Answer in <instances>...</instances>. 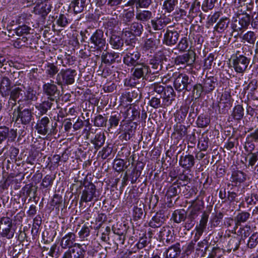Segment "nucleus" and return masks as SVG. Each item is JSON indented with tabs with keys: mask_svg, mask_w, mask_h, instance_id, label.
<instances>
[{
	"mask_svg": "<svg viewBox=\"0 0 258 258\" xmlns=\"http://www.w3.org/2000/svg\"><path fill=\"white\" fill-rule=\"evenodd\" d=\"M179 162L180 165L187 170H190L195 163L194 156L189 154L181 156Z\"/></svg>",
	"mask_w": 258,
	"mask_h": 258,
	"instance_id": "24",
	"label": "nucleus"
},
{
	"mask_svg": "<svg viewBox=\"0 0 258 258\" xmlns=\"http://www.w3.org/2000/svg\"><path fill=\"white\" fill-rule=\"evenodd\" d=\"M109 43L115 49H118L123 45V40L119 36L113 34L109 39Z\"/></svg>",
	"mask_w": 258,
	"mask_h": 258,
	"instance_id": "33",
	"label": "nucleus"
},
{
	"mask_svg": "<svg viewBox=\"0 0 258 258\" xmlns=\"http://www.w3.org/2000/svg\"><path fill=\"white\" fill-rule=\"evenodd\" d=\"M177 4V0H165L163 2V8L167 13H171L174 10Z\"/></svg>",
	"mask_w": 258,
	"mask_h": 258,
	"instance_id": "43",
	"label": "nucleus"
},
{
	"mask_svg": "<svg viewBox=\"0 0 258 258\" xmlns=\"http://www.w3.org/2000/svg\"><path fill=\"white\" fill-rule=\"evenodd\" d=\"M210 119L206 115L201 114L197 120V124L200 127H205L210 123Z\"/></svg>",
	"mask_w": 258,
	"mask_h": 258,
	"instance_id": "44",
	"label": "nucleus"
},
{
	"mask_svg": "<svg viewBox=\"0 0 258 258\" xmlns=\"http://www.w3.org/2000/svg\"><path fill=\"white\" fill-rule=\"evenodd\" d=\"M192 81L188 75L180 74L176 78L174 82V87L176 90L180 92L183 90L190 91L192 88Z\"/></svg>",
	"mask_w": 258,
	"mask_h": 258,
	"instance_id": "5",
	"label": "nucleus"
},
{
	"mask_svg": "<svg viewBox=\"0 0 258 258\" xmlns=\"http://www.w3.org/2000/svg\"><path fill=\"white\" fill-rule=\"evenodd\" d=\"M90 229L91 226H88L86 224L84 225L78 233L80 238L84 239L88 237L90 235Z\"/></svg>",
	"mask_w": 258,
	"mask_h": 258,
	"instance_id": "51",
	"label": "nucleus"
},
{
	"mask_svg": "<svg viewBox=\"0 0 258 258\" xmlns=\"http://www.w3.org/2000/svg\"><path fill=\"white\" fill-rule=\"evenodd\" d=\"M223 218V215L221 212L215 214L213 213L210 220L212 226L217 227L220 224Z\"/></svg>",
	"mask_w": 258,
	"mask_h": 258,
	"instance_id": "47",
	"label": "nucleus"
},
{
	"mask_svg": "<svg viewBox=\"0 0 258 258\" xmlns=\"http://www.w3.org/2000/svg\"><path fill=\"white\" fill-rule=\"evenodd\" d=\"M107 119L102 115H97L94 119V125L97 127H103L106 126Z\"/></svg>",
	"mask_w": 258,
	"mask_h": 258,
	"instance_id": "48",
	"label": "nucleus"
},
{
	"mask_svg": "<svg viewBox=\"0 0 258 258\" xmlns=\"http://www.w3.org/2000/svg\"><path fill=\"white\" fill-rule=\"evenodd\" d=\"M166 220L165 216L162 211L157 212L150 221L149 225L150 227L155 228L160 227L164 223Z\"/></svg>",
	"mask_w": 258,
	"mask_h": 258,
	"instance_id": "19",
	"label": "nucleus"
},
{
	"mask_svg": "<svg viewBox=\"0 0 258 258\" xmlns=\"http://www.w3.org/2000/svg\"><path fill=\"white\" fill-rule=\"evenodd\" d=\"M161 97V96L160 97H153L149 101V105L153 108L156 109L162 107V106L160 100Z\"/></svg>",
	"mask_w": 258,
	"mask_h": 258,
	"instance_id": "55",
	"label": "nucleus"
},
{
	"mask_svg": "<svg viewBox=\"0 0 258 258\" xmlns=\"http://www.w3.org/2000/svg\"><path fill=\"white\" fill-rule=\"evenodd\" d=\"M186 218V213L183 209L176 210L172 215V219L176 223H180L184 221Z\"/></svg>",
	"mask_w": 258,
	"mask_h": 258,
	"instance_id": "31",
	"label": "nucleus"
},
{
	"mask_svg": "<svg viewBox=\"0 0 258 258\" xmlns=\"http://www.w3.org/2000/svg\"><path fill=\"white\" fill-rule=\"evenodd\" d=\"M250 214L246 212L239 213L235 217L236 224L240 225L241 223L245 222L249 218Z\"/></svg>",
	"mask_w": 258,
	"mask_h": 258,
	"instance_id": "46",
	"label": "nucleus"
},
{
	"mask_svg": "<svg viewBox=\"0 0 258 258\" xmlns=\"http://www.w3.org/2000/svg\"><path fill=\"white\" fill-rule=\"evenodd\" d=\"M42 90L43 94L47 97V99L57 102L60 97V91L53 80L44 83L42 85Z\"/></svg>",
	"mask_w": 258,
	"mask_h": 258,
	"instance_id": "3",
	"label": "nucleus"
},
{
	"mask_svg": "<svg viewBox=\"0 0 258 258\" xmlns=\"http://www.w3.org/2000/svg\"><path fill=\"white\" fill-rule=\"evenodd\" d=\"M101 57L102 62L107 65H110L121 60L119 53L114 52L104 51L103 52Z\"/></svg>",
	"mask_w": 258,
	"mask_h": 258,
	"instance_id": "15",
	"label": "nucleus"
},
{
	"mask_svg": "<svg viewBox=\"0 0 258 258\" xmlns=\"http://www.w3.org/2000/svg\"><path fill=\"white\" fill-rule=\"evenodd\" d=\"M9 96L8 106L11 109L16 105L17 99L19 103L29 104L37 99L36 91L30 86L26 89V91L19 87H15L10 91Z\"/></svg>",
	"mask_w": 258,
	"mask_h": 258,
	"instance_id": "1",
	"label": "nucleus"
},
{
	"mask_svg": "<svg viewBox=\"0 0 258 258\" xmlns=\"http://www.w3.org/2000/svg\"><path fill=\"white\" fill-rule=\"evenodd\" d=\"M87 246L85 244L75 243L63 254L62 258H84Z\"/></svg>",
	"mask_w": 258,
	"mask_h": 258,
	"instance_id": "8",
	"label": "nucleus"
},
{
	"mask_svg": "<svg viewBox=\"0 0 258 258\" xmlns=\"http://www.w3.org/2000/svg\"><path fill=\"white\" fill-rule=\"evenodd\" d=\"M208 218L209 215L206 213H204L202 215L199 223L195 227L196 231H198L203 233L207 226Z\"/></svg>",
	"mask_w": 258,
	"mask_h": 258,
	"instance_id": "36",
	"label": "nucleus"
},
{
	"mask_svg": "<svg viewBox=\"0 0 258 258\" xmlns=\"http://www.w3.org/2000/svg\"><path fill=\"white\" fill-rule=\"evenodd\" d=\"M133 76L137 79L143 78L144 79H148L149 75L151 74V71L149 67L144 63H141L135 66Z\"/></svg>",
	"mask_w": 258,
	"mask_h": 258,
	"instance_id": "12",
	"label": "nucleus"
},
{
	"mask_svg": "<svg viewBox=\"0 0 258 258\" xmlns=\"http://www.w3.org/2000/svg\"><path fill=\"white\" fill-rule=\"evenodd\" d=\"M215 79L213 77L209 78L205 80L203 87L206 93H210L214 89L215 87Z\"/></svg>",
	"mask_w": 258,
	"mask_h": 258,
	"instance_id": "38",
	"label": "nucleus"
},
{
	"mask_svg": "<svg viewBox=\"0 0 258 258\" xmlns=\"http://www.w3.org/2000/svg\"><path fill=\"white\" fill-rule=\"evenodd\" d=\"M53 178L50 175H46L42 179L41 183L43 187L46 188L53 183Z\"/></svg>",
	"mask_w": 258,
	"mask_h": 258,
	"instance_id": "64",
	"label": "nucleus"
},
{
	"mask_svg": "<svg viewBox=\"0 0 258 258\" xmlns=\"http://www.w3.org/2000/svg\"><path fill=\"white\" fill-rule=\"evenodd\" d=\"M177 46L180 51L186 50L188 47L187 38L185 37L182 38L178 43Z\"/></svg>",
	"mask_w": 258,
	"mask_h": 258,
	"instance_id": "60",
	"label": "nucleus"
},
{
	"mask_svg": "<svg viewBox=\"0 0 258 258\" xmlns=\"http://www.w3.org/2000/svg\"><path fill=\"white\" fill-rule=\"evenodd\" d=\"M220 102H222L225 104L224 107H230L232 103V97L230 93L227 91H225L221 95Z\"/></svg>",
	"mask_w": 258,
	"mask_h": 258,
	"instance_id": "41",
	"label": "nucleus"
},
{
	"mask_svg": "<svg viewBox=\"0 0 258 258\" xmlns=\"http://www.w3.org/2000/svg\"><path fill=\"white\" fill-rule=\"evenodd\" d=\"M229 21L226 17L221 18L215 27V29L218 32H223L228 26Z\"/></svg>",
	"mask_w": 258,
	"mask_h": 258,
	"instance_id": "40",
	"label": "nucleus"
},
{
	"mask_svg": "<svg viewBox=\"0 0 258 258\" xmlns=\"http://www.w3.org/2000/svg\"><path fill=\"white\" fill-rule=\"evenodd\" d=\"M31 28L26 25L19 26L16 28L15 32L18 36H22L30 33Z\"/></svg>",
	"mask_w": 258,
	"mask_h": 258,
	"instance_id": "49",
	"label": "nucleus"
},
{
	"mask_svg": "<svg viewBox=\"0 0 258 258\" xmlns=\"http://www.w3.org/2000/svg\"><path fill=\"white\" fill-rule=\"evenodd\" d=\"M165 88L166 87L158 83H154L150 87L151 90L156 92L158 94H161L162 92H164Z\"/></svg>",
	"mask_w": 258,
	"mask_h": 258,
	"instance_id": "58",
	"label": "nucleus"
},
{
	"mask_svg": "<svg viewBox=\"0 0 258 258\" xmlns=\"http://www.w3.org/2000/svg\"><path fill=\"white\" fill-rule=\"evenodd\" d=\"M187 112L188 110L186 107L182 108L180 109L176 116L179 122H183L184 120Z\"/></svg>",
	"mask_w": 258,
	"mask_h": 258,
	"instance_id": "57",
	"label": "nucleus"
},
{
	"mask_svg": "<svg viewBox=\"0 0 258 258\" xmlns=\"http://www.w3.org/2000/svg\"><path fill=\"white\" fill-rule=\"evenodd\" d=\"M152 0H138L136 4V9H147L152 3Z\"/></svg>",
	"mask_w": 258,
	"mask_h": 258,
	"instance_id": "59",
	"label": "nucleus"
},
{
	"mask_svg": "<svg viewBox=\"0 0 258 258\" xmlns=\"http://www.w3.org/2000/svg\"><path fill=\"white\" fill-rule=\"evenodd\" d=\"M195 224V218L193 216L189 215L184 223V227L188 230L191 229Z\"/></svg>",
	"mask_w": 258,
	"mask_h": 258,
	"instance_id": "62",
	"label": "nucleus"
},
{
	"mask_svg": "<svg viewBox=\"0 0 258 258\" xmlns=\"http://www.w3.org/2000/svg\"><path fill=\"white\" fill-rule=\"evenodd\" d=\"M164 56L158 54L155 55L150 59L149 63L151 66L152 69L154 70L151 74H157L162 68V60Z\"/></svg>",
	"mask_w": 258,
	"mask_h": 258,
	"instance_id": "20",
	"label": "nucleus"
},
{
	"mask_svg": "<svg viewBox=\"0 0 258 258\" xmlns=\"http://www.w3.org/2000/svg\"><path fill=\"white\" fill-rule=\"evenodd\" d=\"M244 42H247L250 44H253L256 40L255 33L251 31L247 32L241 37Z\"/></svg>",
	"mask_w": 258,
	"mask_h": 258,
	"instance_id": "42",
	"label": "nucleus"
},
{
	"mask_svg": "<svg viewBox=\"0 0 258 258\" xmlns=\"http://www.w3.org/2000/svg\"><path fill=\"white\" fill-rule=\"evenodd\" d=\"M75 234L73 232H69L61 238L60 245L63 249H70L75 244Z\"/></svg>",
	"mask_w": 258,
	"mask_h": 258,
	"instance_id": "17",
	"label": "nucleus"
},
{
	"mask_svg": "<svg viewBox=\"0 0 258 258\" xmlns=\"http://www.w3.org/2000/svg\"><path fill=\"white\" fill-rule=\"evenodd\" d=\"M89 41V43L92 45L91 47L100 51L104 49L106 42L102 30H96L91 35Z\"/></svg>",
	"mask_w": 258,
	"mask_h": 258,
	"instance_id": "4",
	"label": "nucleus"
},
{
	"mask_svg": "<svg viewBox=\"0 0 258 258\" xmlns=\"http://www.w3.org/2000/svg\"><path fill=\"white\" fill-rule=\"evenodd\" d=\"M86 0H73L71 3L72 7L75 13L82 12L86 5Z\"/></svg>",
	"mask_w": 258,
	"mask_h": 258,
	"instance_id": "35",
	"label": "nucleus"
},
{
	"mask_svg": "<svg viewBox=\"0 0 258 258\" xmlns=\"http://www.w3.org/2000/svg\"><path fill=\"white\" fill-rule=\"evenodd\" d=\"M96 192V187L94 184L91 183L85 186L82 191L81 200L85 203L90 202L93 199Z\"/></svg>",
	"mask_w": 258,
	"mask_h": 258,
	"instance_id": "16",
	"label": "nucleus"
},
{
	"mask_svg": "<svg viewBox=\"0 0 258 258\" xmlns=\"http://www.w3.org/2000/svg\"><path fill=\"white\" fill-rule=\"evenodd\" d=\"M15 229L13 227L12 220L8 217L0 218V233L2 236L11 239L14 236Z\"/></svg>",
	"mask_w": 258,
	"mask_h": 258,
	"instance_id": "6",
	"label": "nucleus"
},
{
	"mask_svg": "<svg viewBox=\"0 0 258 258\" xmlns=\"http://www.w3.org/2000/svg\"><path fill=\"white\" fill-rule=\"evenodd\" d=\"M247 157L248 158V166H253L258 161V151L248 153Z\"/></svg>",
	"mask_w": 258,
	"mask_h": 258,
	"instance_id": "52",
	"label": "nucleus"
},
{
	"mask_svg": "<svg viewBox=\"0 0 258 258\" xmlns=\"http://www.w3.org/2000/svg\"><path fill=\"white\" fill-rule=\"evenodd\" d=\"M141 53L138 51L130 50L123 57V62L129 67H135L139 64Z\"/></svg>",
	"mask_w": 258,
	"mask_h": 258,
	"instance_id": "11",
	"label": "nucleus"
},
{
	"mask_svg": "<svg viewBox=\"0 0 258 258\" xmlns=\"http://www.w3.org/2000/svg\"><path fill=\"white\" fill-rule=\"evenodd\" d=\"M217 0H205L202 4V9L204 12H207L212 10L214 7L215 3Z\"/></svg>",
	"mask_w": 258,
	"mask_h": 258,
	"instance_id": "53",
	"label": "nucleus"
},
{
	"mask_svg": "<svg viewBox=\"0 0 258 258\" xmlns=\"http://www.w3.org/2000/svg\"><path fill=\"white\" fill-rule=\"evenodd\" d=\"M258 244V232L253 233L249 237L247 241V246L252 249L255 248Z\"/></svg>",
	"mask_w": 258,
	"mask_h": 258,
	"instance_id": "45",
	"label": "nucleus"
},
{
	"mask_svg": "<svg viewBox=\"0 0 258 258\" xmlns=\"http://www.w3.org/2000/svg\"><path fill=\"white\" fill-rule=\"evenodd\" d=\"M17 136V133L14 130H10L8 127L6 126L0 127V137L1 140L4 141L7 138L9 140L13 141Z\"/></svg>",
	"mask_w": 258,
	"mask_h": 258,
	"instance_id": "26",
	"label": "nucleus"
},
{
	"mask_svg": "<svg viewBox=\"0 0 258 258\" xmlns=\"http://www.w3.org/2000/svg\"><path fill=\"white\" fill-rule=\"evenodd\" d=\"M157 40L154 38H150L145 40L143 50L148 51L150 53L153 52L157 47Z\"/></svg>",
	"mask_w": 258,
	"mask_h": 258,
	"instance_id": "32",
	"label": "nucleus"
},
{
	"mask_svg": "<svg viewBox=\"0 0 258 258\" xmlns=\"http://www.w3.org/2000/svg\"><path fill=\"white\" fill-rule=\"evenodd\" d=\"M152 18V13L149 10L137 11L136 14V19L142 22L149 21Z\"/></svg>",
	"mask_w": 258,
	"mask_h": 258,
	"instance_id": "28",
	"label": "nucleus"
},
{
	"mask_svg": "<svg viewBox=\"0 0 258 258\" xmlns=\"http://www.w3.org/2000/svg\"><path fill=\"white\" fill-rule=\"evenodd\" d=\"M167 24L165 19L161 16L156 17L151 21V26L155 31L161 30L166 26Z\"/></svg>",
	"mask_w": 258,
	"mask_h": 258,
	"instance_id": "27",
	"label": "nucleus"
},
{
	"mask_svg": "<svg viewBox=\"0 0 258 258\" xmlns=\"http://www.w3.org/2000/svg\"><path fill=\"white\" fill-rule=\"evenodd\" d=\"M49 123L50 120L47 116H44L38 119L35 125L37 133L43 136L49 134Z\"/></svg>",
	"mask_w": 258,
	"mask_h": 258,
	"instance_id": "13",
	"label": "nucleus"
},
{
	"mask_svg": "<svg viewBox=\"0 0 258 258\" xmlns=\"http://www.w3.org/2000/svg\"><path fill=\"white\" fill-rule=\"evenodd\" d=\"M175 93L174 89L171 86L166 87L163 96V103L164 106H168L171 104L175 100Z\"/></svg>",
	"mask_w": 258,
	"mask_h": 258,
	"instance_id": "21",
	"label": "nucleus"
},
{
	"mask_svg": "<svg viewBox=\"0 0 258 258\" xmlns=\"http://www.w3.org/2000/svg\"><path fill=\"white\" fill-rule=\"evenodd\" d=\"M135 15L134 10L124 11L123 13L121 14V21L123 24L128 26L130 23L133 20Z\"/></svg>",
	"mask_w": 258,
	"mask_h": 258,
	"instance_id": "34",
	"label": "nucleus"
},
{
	"mask_svg": "<svg viewBox=\"0 0 258 258\" xmlns=\"http://www.w3.org/2000/svg\"><path fill=\"white\" fill-rule=\"evenodd\" d=\"M121 118L120 114L116 111L112 112L108 119L109 126L108 130L115 128L118 125L119 122Z\"/></svg>",
	"mask_w": 258,
	"mask_h": 258,
	"instance_id": "29",
	"label": "nucleus"
},
{
	"mask_svg": "<svg viewBox=\"0 0 258 258\" xmlns=\"http://www.w3.org/2000/svg\"><path fill=\"white\" fill-rule=\"evenodd\" d=\"M250 59L243 55L236 56L232 59L233 67L237 73H241L247 69Z\"/></svg>",
	"mask_w": 258,
	"mask_h": 258,
	"instance_id": "9",
	"label": "nucleus"
},
{
	"mask_svg": "<svg viewBox=\"0 0 258 258\" xmlns=\"http://www.w3.org/2000/svg\"><path fill=\"white\" fill-rule=\"evenodd\" d=\"M180 252V245L179 243H176L165 249L163 252V256L165 258H176L179 255Z\"/></svg>",
	"mask_w": 258,
	"mask_h": 258,
	"instance_id": "22",
	"label": "nucleus"
},
{
	"mask_svg": "<svg viewBox=\"0 0 258 258\" xmlns=\"http://www.w3.org/2000/svg\"><path fill=\"white\" fill-rule=\"evenodd\" d=\"M125 166V162L123 159H118L115 160L114 169L117 172L123 171Z\"/></svg>",
	"mask_w": 258,
	"mask_h": 258,
	"instance_id": "61",
	"label": "nucleus"
},
{
	"mask_svg": "<svg viewBox=\"0 0 258 258\" xmlns=\"http://www.w3.org/2000/svg\"><path fill=\"white\" fill-rule=\"evenodd\" d=\"M53 101H51L48 99L47 100H44L41 103H37L35 105V108L38 111V115H36V117L39 118L44 114H46L48 110H50L53 103Z\"/></svg>",
	"mask_w": 258,
	"mask_h": 258,
	"instance_id": "18",
	"label": "nucleus"
},
{
	"mask_svg": "<svg viewBox=\"0 0 258 258\" xmlns=\"http://www.w3.org/2000/svg\"><path fill=\"white\" fill-rule=\"evenodd\" d=\"M232 28L234 31H237L238 33L240 32L241 33L245 30L244 27L242 26V22L239 18V20L236 19L233 21L232 24Z\"/></svg>",
	"mask_w": 258,
	"mask_h": 258,
	"instance_id": "50",
	"label": "nucleus"
},
{
	"mask_svg": "<svg viewBox=\"0 0 258 258\" xmlns=\"http://www.w3.org/2000/svg\"><path fill=\"white\" fill-rule=\"evenodd\" d=\"M58 72V69L56 66L53 63L48 64L46 73L50 77H53Z\"/></svg>",
	"mask_w": 258,
	"mask_h": 258,
	"instance_id": "54",
	"label": "nucleus"
},
{
	"mask_svg": "<svg viewBox=\"0 0 258 258\" xmlns=\"http://www.w3.org/2000/svg\"><path fill=\"white\" fill-rule=\"evenodd\" d=\"M179 36L176 31L167 29L164 35L163 42L166 45L172 46L177 43Z\"/></svg>",
	"mask_w": 258,
	"mask_h": 258,
	"instance_id": "14",
	"label": "nucleus"
},
{
	"mask_svg": "<svg viewBox=\"0 0 258 258\" xmlns=\"http://www.w3.org/2000/svg\"><path fill=\"white\" fill-rule=\"evenodd\" d=\"M246 174L239 170L235 171L232 173L231 178L232 181L237 183L244 182L246 179Z\"/></svg>",
	"mask_w": 258,
	"mask_h": 258,
	"instance_id": "39",
	"label": "nucleus"
},
{
	"mask_svg": "<svg viewBox=\"0 0 258 258\" xmlns=\"http://www.w3.org/2000/svg\"><path fill=\"white\" fill-rule=\"evenodd\" d=\"M32 114L31 110L28 108L21 110L19 106L14 109L13 118H16V121H19L22 124L26 125L29 123L32 120Z\"/></svg>",
	"mask_w": 258,
	"mask_h": 258,
	"instance_id": "7",
	"label": "nucleus"
},
{
	"mask_svg": "<svg viewBox=\"0 0 258 258\" xmlns=\"http://www.w3.org/2000/svg\"><path fill=\"white\" fill-rule=\"evenodd\" d=\"M148 238L146 235L140 238L138 242L137 243L136 246L138 249H142L146 246L149 243Z\"/></svg>",
	"mask_w": 258,
	"mask_h": 258,
	"instance_id": "63",
	"label": "nucleus"
},
{
	"mask_svg": "<svg viewBox=\"0 0 258 258\" xmlns=\"http://www.w3.org/2000/svg\"><path fill=\"white\" fill-rule=\"evenodd\" d=\"M244 115V108L242 105L238 104L233 108L232 116L235 120H241Z\"/></svg>",
	"mask_w": 258,
	"mask_h": 258,
	"instance_id": "37",
	"label": "nucleus"
},
{
	"mask_svg": "<svg viewBox=\"0 0 258 258\" xmlns=\"http://www.w3.org/2000/svg\"><path fill=\"white\" fill-rule=\"evenodd\" d=\"M105 141L104 134L100 133L95 135L94 138L91 140V142L94 144L95 149L98 150L104 145Z\"/></svg>",
	"mask_w": 258,
	"mask_h": 258,
	"instance_id": "30",
	"label": "nucleus"
},
{
	"mask_svg": "<svg viewBox=\"0 0 258 258\" xmlns=\"http://www.w3.org/2000/svg\"><path fill=\"white\" fill-rule=\"evenodd\" d=\"M11 82L7 77H3L0 82V92L3 97H7L10 95L11 90Z\"/></svg>",
	"mask_w": 258,
	"mask_h": 258,
	"instance_id": "25",
	"label": "nucleus"
},
{
	"mask_svg": "<svg viewBox=\"0 0 258 258\" xmlns=\"http://www.w3.org/2000/svg\"><path fill=\"white\" fill-rule=\"evenodd\" d=\"M195 61L191 54L184 53L182 55L177 56L175 60V64L176 65H190Z\"/></svg>",
	"mask_w": 258,
	"mask_h": 258,
	"instance_id": "23",
	"label": "nucleus"
},
{
	"mask_svg": "<svg viewBox=\"0 0 258 258\" xmlns=\"http://www.w3.org/2000/svg\"><path fill=\"white\" fill-rule=\"evenodd\" d=\"M239 19L242 22V26L244 27L245 30L247 29L251 22L250 15L244 14Z\"/></svg>",
	"mask_w": 258,
	"mask_h": 258,
	"instance_id": "56",
	"label": "nucleus"
},
{
	"mask_svg": "<svg viewBox=\"0 0 258 258\" xmlns=\"http://www.w3.org/2000/svg\"><path fill=\"white\" fill-rule=\"evenodd\" d=\"M77 72L75 70L61 69L56 76V83L61 87L72 85L75 82V78Z\"/></svg>",
	"mask_w": 258,
	"mask_h": 258,
	"instance_id": "2",
	"label": "nucleus"
},
{
	"mask_svg": "<svg viewBox=\"0 0 258 258\" xmlns=\"http://www.w3.org/2000/svg\"><path fill=\"white\" fill-rule=\"evenodd\" d=\"M143 31V26L142 24L139 22H135L131 24L130 29H127L126 28L125 29H123L122 34L125 37H130L131 39H133L136 36H140Z\"/></svg>",
	"mask_w": 258,
	"mask_h": 258,
	"instance_id": "10",
	"label": "nucleus"
}]
</instances>
